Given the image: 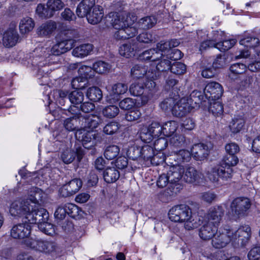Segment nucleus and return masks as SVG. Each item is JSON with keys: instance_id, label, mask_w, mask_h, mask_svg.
Masks as SVG:
<instances>
[{"instance_id": "f257e3e1", "label": "nucleus", "mask_w": 260, "mask_h": 260, "mask_svg": "<svg viewBox=\"0 0 260 260\" xmlns=\"http://www.w3.org/2000/svg\"><path fill=\"white\" fill-rule=\"evenodd\" d=\"M238 162L239 158L237 155L226 154L219 164L207 171V177L213 183H217L219 178L228 180L232 177L233 171L231 167L235 166Z\"/></svg>"}, {"instance_id": "f03ea898", "label": "nucleus", "mask_w": 260, "mask_h": 260, "mask_svg": "<svg viewBox=\"0 0 260 260\" xmlns=\"http://www.w3.org/2000/svg\"><path fill=\"white\" fill-rule=\"evenodd\" d=\"M169 218L174 222H184V228L187 230L197 228L200 224L199 218L192 216L189 207L181 204L173 207L169 212Z\"/></svg>"}, {"instance_id": "7ed1b4c3", "label": "nucleus", "mask_w": 260, "mask_h": 260, "mask_svg": "<svg viewBox=\"0 0 260 260\" xmlns=\"http://www.w3.org/2000/svg\"><path fill=\"white\" fill-rule=\"evenodd\" d=\"M31 189L32 193L29 198L21 201H15L12 203L10 212L12 216L24 217L23 220H26L27 215L29 214L31 207L35 206V202L42 200V190L37 187H32Z\"/></svg>"}, {"instance_id": "20e7f679", "label": "nucleus", "mask_w": 260, "mask_h": 260, "mask_svg": "<svg viewBox=\"0 0 260 260\" xmlns=\"http://www.w3.org/2000/svg\"><path fill=\"white\" fill-rule=\"evenodd\" d=\"M184 173V169L180 166H174L170 168L167 175L170 180V185L168 190L170 196H173L179 193L182 189V185L179 183Z\"/></svg>"}, {"instance_id": "39448f33", "label": "nucleus", "mask_w": 260, "mask_h": 260, "mask_svg": "<svg viewBox=\"0 0 260 260\" xmlns=\"http://www.w3.org/2000/svg\"><path fill=\"white\" fill-rule=\"evenodd\" d=\"M72 116L65 119L63 122V126L69 132L76 133L81 128L82 118L81 113L75 106H69L67 109Z\"/></svg>"}, {"instance_id": "423d86ee", "label": "nucleus", "mask_w": 260, "mask_h": 260, "mask_svg": "<svg viewBox=\"0 0 260 260\" xmlns=\"http://www.w3.org/2000/svg\"><path fill=\"white\" fill-rule=\"evenodd\" d=\"M39 201H36L35 206L31 207L25 222H28L29 224H38L39 225L48 220L49 213L45 209L40 207Z\"/></svg>"}, {"instance_id": "0eeeda50", "label": "nucleus", "mask_w": 260, "mask_h": 260, "mask_svg": "<svg viewBox=\"0 0 260 260\" xmlns=\"http://www.w3.org/2000/svg\"><path fill=\"white\" fill-rule=\"evenodd\" d=\"M251 206V202L249 199L246 197L237 198L231 205L232 213L236 218L244 216Z\"/></svg>"}, {"instance_id": "6e6552de", "label": "nucleus", "mask_w": 260, "mask_h": 260, "mask_svg": "<svg viewBox=\"0 0 260 260\" xmlns=\"http://www.w3.org/2000/svg\"><path fill=\"white\" fill-rule=\"evenodd\" d=\"M77 140L82 143L83 146L90 149L96 144V140L99 138L98 134L93 131H88L84 128L75 133Z\"/></svg>"}, {"instance_id": "1a4fd4ad", "label": "nucleus", "mask_w": 260, "mask_h": 260, "mask_svg": "<svg viewBox=\"0 0 260 260\" xmlns=\"http://www.w3.org/2000/svg\"><path fill=\"white\" fill-rule=\"evenodd\" d=\"M251 237V228L248 225L241 226L236 231H233L232 241L242 247L246 246Z\"/></svg>"}, {"instance_id": "9d476101", "label": "nucleus", "mask_w": 260, "mask_h": 260, "mask_svg": "<svg viewBox=\"0 0 260 260\" xmlns=\"http://www.w3.org/2000/svg\"><path fill=\"white\" fill-rule=\"evenodd\" d=\"M106 25L112 26L115 29L125 27L128 25V18L127 16L121 15L117 12H111L106 17Z\"/></svg>"}, {"instance_id": "9b49d317", "label": "nucleus", "mask_w": 260, "mask_h": 260, "mask_svg": "<svg viewBox=\"0 0 260 260\" xmlns=\"http://www.w3.org/2000/svg\"><path fill=\"white\" fill-rule=\"evenodd\" d=\"M212 240V244L216 248H221L225 247L231 241L233 231L230 229H224L222 233H216Z\"/></svg>"}, {"instance_id": "f8f14e48", "label": "nucleus", "mask_w": 260, "mask_h": 260, "mask_svg": "<svg viewBox=\"0 0 260 260\" xmlns=\"http://www.w3.org/2000/svg\"><path fill=\"white\" fill-rule=\"evenodd\" d=\"M23 223L14 225L11 230V236L14 239H22L27 238L30 234L31 226L24 220Z\"/></svg>"}, {"instance_id": "ddd939ff", "label": "nucleus", "mask_w": 260, "mask_h": 260, "mask_svg": "<svg viewBox=\"0 0 260 260\" xmlns=\"http://www.w3.org/2000/svg\"><path fill=\"white\" fill-rule=\"evenodd\" d=\"M224 214V210L221 206L216 205L210 207L207 213L208 222L218 227Z\"/></svg>"}, {"instance_id": "4468645a", "label": "nucleus", "mask_w": 260, "mask_h": 260, "mask_svg": "<svg viewBox=\"0 0 260 260\" xmlns=\"http://www.w3.org/2000/svg\"><path fill=\"white\" fill-rule=\"evenodd\" d=\"M82 185V182L80 179H74L60 188V194L63 197L71 196L78 192Z\"/></svg>"}, {"instance_id": "2eb2a0df", "label": "nucleus", "mask_w": 260, "mask_h": 260, "mask_svg": "<svg viewBox=\"0 0 260 260\" xmlns=\"http://www.w3.org/2000/svg\"><path fill=\"white\" fill-rule=\"evenodd\" d=\"M221 85L215 82L209 83L204 89V94L207 99L211 100L219 99L223 93Z\"/></svg>"}, {"instance_id": "dca6fc26", "label": "nucleus", "mask_w": 260, "mask_h": 260, "mask_svg": "<svg viewBox=\"0 0 260 260\" xmlns=\"http://www.w3.org/2000/svg\"><path fill=\"white\" fill-rule=\"evenodd\" d=\"M186 98L176 101L172 108V114L177 117H181L191 111V106Z\"/></svg>"}, {"instance_id": "f3484780", "label": "nucleus", "mask_w": 260, "mask_h": 260, "mask_svg": "<svg viewBox=\"0 0 260 260\" xmlns=\"http://www.w3.org/2000/svg\"><path fill=\"white\" fill-rule=\"evenodd\" d=\"M212 148V144L198 143L194 144L191 148V154L197 160H202L207 158L209 150Z\"/></svg>"}, {"instance_id": "a211bd4d", "label": "nucleus", "mask_w": 260, "mask_h": 260, "mask_svg": "<svg viewBox=\"0 0 260 260\" xmlns=\"http://www.w3.org/2000/svg\"><path fill=\"white\" fill-rule=\"evenodd\" d=\"M163 128L158 122H152L149 126L146 133L141 134V138L146 142H149L154 138L159 137L162 134Z\"/></svg>"}, {"instance_id": "6ab92c4d", "label": "nucleus", "mask_w": 260, "mask_h": 260, "mask_svg": "<svg viewBox=\"0 0 260 260\" xmlns=\"http://www.w3.org/2000/svg\"><path fill=\"white\" fill-rule=\"evenodd\" d=\"M139 50V43L133 41L122 45L119 48V52L121 56L129 58L134 56Z\"/></svg>"}, {"instance_id": "aec40b11", "label": "nucleus", "mask_w": 260, "mask_h": 260, "mask_svg": "<svg viewBox=\"0 0 260 260\" xmlns=\"http://www.w3.org/2000/svg\"><path fill=\"white\" fill-rule=\"evenodd\" d=\"M217 226L207 222L200 228L199 236L204 240H210L217 233Z\"/></svg>"}, {"instance_id": "412c9836", "label": "nucleus", "mask_w": 260, "mask_h": 260, "mask_svg": "<svg viewBox=\"0 0 260 260\" xmlns=\"http://www.w3.org/2000/svg\"><path fill=\"white\" fill-rule=\"evenodd\" d=\"M19 39V35L14 28H11L3 35V42L5 46L12 47L16 45Z\"/></svg>"}, {"instance_id": "4be33fe9", "label": "nucleus", "mask_w": 260, "mask_h": 260, "mask_svg": "<svg viewBox=\"0 0 260 260\" xmlns=\"http://www.w3.org/2000/svg\"><path fill=\"white\" fill-rule=\"evenodd\" d=\"M94 6L95 0H82L77 8V15L81 18L86 17Z\"/></svg>"}, {"instance_id": "5701e85b", "label": "nucleus", "mask_w": 260, "mask_h": 260, "mask_svg": "<svg viewBox=\"0 0 260 260\" xmlns=\"http://www.w3.org/2000/svg\"><path fill=\"white\" fill-rule=\"evenodd\" d=\"M82 118L83 119L82 121L81 128H95L101 122V119L96 115H83L82 114Z\"/></svg>"}, {"instance_id": "b1692460", "label": "nucleus", "mask_w": 260, "mask_h": 260, "mask_svg": "<svg viewBox=\"0 0 260 260\" xmlns=\"http://www.w3.org/2000/svg\"><path fill=\"white\" fill-rule=\"evenodd\" d=\"M73 32V31L71 30H67L66 32V35H68L69 38L66 40L57 41L56 43L62 54L71 50L73 47L74 40L73 38H74V37L71 36ZM74 32H75V31H74Z\"/></svg>"}, {"instance_id": "393cba45", "label": "nucleus", "mask_w": 260, "mask_h": 260, "mask_svg": "<svg viewBox=\"0 0 260 260\" xmlns=\"http://www.w3.org/2000/svg\"><path fill=\"white\" fill-rule=\"evenodd\" d=\"M184 172L183 178L186 182L188 183L198 182L202 176V173L192 167H187Z\"/></svg>"}, {"instance_id": "a878e982", "label": "nucleus", "mask_w": 260, "mask_h": 260, "mask_svg": "<svg viewBox=\"0 0 260 260\" xmlns=\"http://www.w3.org/2000/svg\"><path fill=\"white\" fill-rule=\"evenodd\" d=\"M56 28V23L52 21L42 24L37 29V34L41 37L49 36Z\"/></svg>"}, {"instance_id": "bb28decb", "label": "nucleus", "mask_w": 260, "mask_h": 260, "mask_svg": "<svg viewBox=\"0 0 260 260\" xmlns=\"http://www.w3.org/2000/svg\"><path fill=\"white\" fill-rule=\"evenodd\" d=\"M104 16L102 9H100L99 6H95L92 11L88 14L86 16L89 23L92 24H95L100 22Z\"/></svg>"}, {"instance_id": "cd10ccee", "label": "nucleus", "mask_w": 260, "mask_h": 260, "mask_svg": "<svg viewBox=\"0 0 260 260\" xmlns=\"http://www.w3.org/2000/svg\"><path fill=\"white\" fill-rule=\"evenodd\" d=\"M57 248V244L54 242L39 239L37 250L45 253H51L55 251Z\"/></svg>"}, {"instance_id": "c85d7f7f", "label": "nucleus", "mask_w": 260, "mask_h": 260, "mask_svg": "<svg viewBox=\"0 0 260 260\" xmlns=\"http://www.w3.org/2000/svg\"><path fill=\"white\" fill-rule=\"evenodd\" d=\"M93 49L91 44H84L74 48L72 51L74 56L78 57H84L90 54Z\"/></svg>"}, {"instance_id": "c756f323", "label": "nucleus", "mask_w": 260, "mask_h": 260, "mask_svg": "<svg viewBox=\"0 0 260 260\" xmlns=\"http://www.w3.org/2000/svg\"><path fill=\"white\" fill-rule=\"evenodd\" d=\"M119 177V172L114 167L107 168L103 173L104 180L108 183L115 182Z\"/></svg>"}, {"instance_id": "7c9ffc66", "label": "nucleus", "mask_w": 260, "mask_h": 260, "mask_svg": "<svg viewBox=\"0 0 260 260\" xmlns=\"http://www.w3.org/2000/svg\"><path fill=\"white\" fill-rule=\"evenodd\" d=\"M179 95H175L173 97H169L164 99L159 104V107L162 111L166 113L172 111L176 101L178 100Z\"/></svg>"}, {"instance_id": "2f4dec72", "label": "nucleus", "mask_w": 260, "mask_h": 260, "mask_svg": "<svg viewBox=\"0 0 260 260\" xmlns=\"http://www.w3.org/2000/svg\"><path fill=\"white\" fill-rule=\"evenodd\" d=\"M148 67L142 64H136L131 69V75L135 79L143 78L147 74Z\"/></svg>"}, {"instance_id": "473e14b6", "label": "nucleus", "mask_w": 260, "mask_h": 260, "mask_svg": "<svg viewBox=\"0 0 260 260\" xmlns=\"http://www.w3.org/2000/svg\"><path fill=\"white\" fill-rule=\"evenodd\" d=\"M34 26L35 22L31 18H23L19 23L20 31L22 34H26L30 31Z\"/></svg>"}, {"instance_id": "72a5a7b5", "label": "nucleus", "mask_w": 260, "mask_h": 260, "mask_svg": "<svg viewBox=\"0 0 260 260\" xmlns=\"http://www.w3.org/2000/svg\"><path fill=\"white\" fill-rule=\"evenodd\" d=\"M69 102L73 106L80 105L84 99V93L80 90H75L69 93L68 96Z\"/></svg>"}, {"instance_id": "f704fd0d", "label": "nucleus", "mask_w": 260, "mask_h": 260, "mask_svg": "<svg viewBox=\"0 0 260 260\" xmlns=\"http://www.w3.org/2000/svg\"><path fill=\"white\" fill-rule=\"evenodd\" d=\"M157 22L154 16H147L141 18L138 22L139 26L143 29H148L152 27Z\"/></svg>"}, {"instance_id": "c9c22d12", "label": "nucleus", "mask_w": 260, "mask_h": 260, "mask_svg": "<svg viewBox=\"0 0 260 260\" xmlns=\"http://www.w3.org/2000/svg\"><path fill=\"white\" fill-rule=\"evenodd\" d=\"M86 95L87 98L93 102H99L103 98L102 90L98 87H91L88 89Z\"/></svg>"}, {"instance_id": "e433bc0d", "label": "nucleus", "mask_w": 260, "mask_h": 260, "mask_svg": "<svg viewBox=\"0 0 260 260\" xmlns=\"http://www.w3.org/2000/svg\"><path fill=\"white\" fill-rule=\"evenodd\" d=\"M162 134L166 137H171L176 132L177 124L175 121H170L166 122L163 126Z\"/></svg>"}, {"instance_id": "4c0bfd02", "label": "nucleus", "mask_w": 260, "mask_h": 260, "mask_svg": "<svg viewBox=\"0 0 260 260\" xmlns=\"http://www.w3.org/2000/svg\"><path fill=\"white\" fill-rule=\"evenodd\" d=\"M191 153L186 150L182 149L174 153V159L177 162L181 163L183 162H188L191 159Z\"/></svg>"}, {"instance_id": "58836bf2", "label": "nucleus", "mask_w": 260, "mask_h": 260, "mask_svg": "<svg viewBox=\"0 0 260 260\" xmlns=\"http://www.w3.org/2000/svg\"><path fill=\"white\" fill-rule=\"evenodd\" d=\"M120 148L118 146L113 145L107 147L104 151V156L108 160L115 158L119 154Z\"/></svg>"}, {"instance_id": "ea45409f", "label": "nucleus", "mask_w": 260, "mask_h": 260, "mask_svg": "<svg viewBox=\"0 0 260 260\" xmlns=\"http://www.w3.org/2000/svg\"><path fill=\"white\" fill-rule=\"evenodd\" d=\"M47 6L53 16L55 11H59L64 7V4L61 0H49Z\"/></svg>"}, {"instance_id": "a19ab883", "label": "nucleus", "mask_w": 260, "mask_h": 260, "mask_svg": "<svg viewBox=\"0 0 260 260\" xmlns=\"http://www.w3.org/2000/svg\"><path fill=\"white\" fill-rule=\"evenodd\" d=\"M244 120L241 118L233 119L229 125L231 131L233 133H239L244 125Z\"/></svg>"}, {"instance_id": "79ce46f5", "label": "nucleus", "mask_w": 260, "mask_h": 260, "mask_svg": "<svg viewBox=\"0 0 260 260\" xmlns=\"http://www.w3.org/2000/svg\"><path fill=\"white\" fill-rule=\"evenodd\" d=\"M110 65L103 61H98L93 64V69L99 74H104L110 69Z\"/></svg>"}, {"instance_id": "37998d69", "label": "nucleus", "mask_w": 260, "mask_h": 260, "mask_svg": "<svg viewBox=\"0 0 260 260\" xmlns=\"http://www.w3.org/2000/svg\"><path fill=\"white\" fill-rule=\"evenodd\" d=\"M120 128L119 124L115 121L108 122L103 127V132L106 135H112L118 132Z\"/></svg>"}, {"instance_id": "c03bdc74", "label": "nucleus", "mask_w": 260, "mask_h": 260, "mask_svg": "<svg viewBox=\"0 0 260 260\" xmlns=\"http://www.w3.org/2000/svg\"><path fill=\"white\" fill-rule=\"evenodd\" d=\"M119 110L117 106L109 105L105 107L103 111V114L105 117L112 118L115 117L119 113Z\"/></svg>"}, {"instance_id": "a18cd8bd", "label": "nucleus", "mask_w": 260, "mask_h": 260, "mask_svg": "<svg viewBox=\"0 0 260 260\" xmlns=\"http://www.w3.org/2000/svg\"><path fill=\"white\" fill-rule=\"evenodd\" d=\"M44 52V56L45 58L51 57V59H52V57L55 56H59L62 54L57 43L51 48H46Z\"/></svg>"}, {"instance_id": "49530a36", "label": "nucleus", "mask_w": 260, "mask_h": 260, "mask_svg": "<svg viewBox=\"0 0 260 260\" xmlns=\"http://www.w3.org/2000/svg\"><path fill=\"white\" fill-rule=\"evenodd\" d=\"M127 89V85L123 83H117L113 85L112 87V93L117 98L120 95L126 93Z\"/></svg>"}, {"instance_id": "de8ad7c7", "label": "nucleus", "mask_w": 260, "mask_h": 260, "mask_svg": "<svg viewBox=\"0 0 260 260\" xmlns=\"http://www.w3.org/2000/svg\"><path fill=\"white\" fill-rule=\"evenodd\" d=\"M144 91V86L143 84L135 82L132 83L129 86V91L131 94L134 96H139L142 95Z\"/></svg>"}, {"instance_id": "09e8293b", "label": "nucleus", "mask_w": 260, "mask_h": 260, "mask_svg": "<svg viewBox=\"0 0 260 260\" xmlns=\"http://www.w3.org/2000/svg\"><path fill=\"white\" fill-rule=\"evenodd\" d=\"M65 207H66L67 214L71 217L76 218L78 217L81 210L76 205L72 203L65 204Z\"/></svg>"}, {"instance_id": "8fccbe9b", "label": "nucleus", "mask_w": 260, "mask_h": 260, "mask_svg": "<svg viewBox=\"0 0 260 260\" xmlns=\"http://www.w3.org/2000/svg\"><path fill=\"white\" fill-rule=\"evenodd\" d=\"M141 157L144 160H150L154 155V148L148 145H145L141 147Z\"/></svg>"}, {"instance_id": "3c124183", "label": "nucleus", "mask_w": 260, "mask_h": 260, "mask_svg": "<svg viewBox=\"0 0 260 260\" xmlns=\"http://www.w3.org/2000/svg\"><path fill=\"white\" fill-rule=\"evenodd\" d=\"M209 111L214 116H220L223 112V106L219 102H214L209 107Z\"/></svg>"}, {"instance_id": "603ef678", "label": "nucleus", "mask_w": 260, "mask_h": 260, "mask_svg": "<svg viewBox=\"0 0 260 260\" xmlns=\"http://www.w3.org/2000/svg\"><path fill=\"white\" fill-rule=\"evenodd\" d=\"M171 66V61L169 58H166V55L164 54L157 63L156 69L159 72H165L170 70Z\"/></svg>"}, {"instance_id": "864d4df0", "label": "nucleus", "mask_w": 260, "mask_h": 260, "mask_svg": "<svg viewBox=\"0 0 260 260\" xmlns=\"http://www.w3.org/2000/svg\"><path fill=\"white\" fill-rule=\"evenodd\" d=\"M171 72L176 75H182L185 73L186 67L185 64L180 62H175L171 66Z\"/></svg>"}, {"instance_id": "5fc2aeb1", "label": "nucleus", "mask_w": 260, "mask_h": 260, "mask_svg": "<svg viewBox=\"0 0 260 260\" xmlns=\"http://www.w3.org/2000/svg\"><path fill=\"white\" fill-rule=\"evenodd\" d=\"M170 143L177 147L184 146L185 143V137L181 135H173L170 139Z\"/></svg>"}, {"instance_id": "6e6d98bb", "label": "nucleus", "mask_w": 260, "mask_h": 260, "mask_svg": "<svg viewBox=\"0 0 260 260\" xmlns=\"http://www.w3.org/2000/svg\"><path fill=\"white\" fill-rule=\"evenodd\" d=\"M236 41L235 39L225 40L216 43V48L221 51H225L231 48L235 44Z\"/></svg>"}, {"instance_id": "4d7b16f0", "label": "nucleus", "mask_w": 260, "mask_h": 260, "mask_svg": "<svg viewBox=\"0 0 260 260\" xmlns=\"http://www.w3.org/2000/svg\"><path fill=\"white\" fill-rule=\"evenodd\" d=\"M136 100L130 98H126L119 102V106L123 110H129L136 105Z\"/></svg>"}, {"instance_id": "13d9d810", "label": "nucleus", "mask_w": 260, "mask_h": 260, "mask_svg": "<svg viewBox=\"0 0 260 260\" xmlns=\"http://www.w3.org/2000/svg\"><path fill=\"white\" fill-rule=\"evenodd\" d=\"M38 228L41 231L48 235H52L55 233L54 225L47 221L39 224Z\"/></svg>"}, {"instance_id": "bf43d9fd", "label": "nucleus", "mask_w": 260, "mask_h": 260, "mask_svg": "<svg viewBox=\"0 0 260 260\" xmlns=\"http://www.w3.org/2000/svg\"><path fill=\"white\" fill-rule=\"evenodd\" d=\"M259 43V39L257 38L247 37L241 39L240 44L247 47L253 48L256 47Z\"/></svg>"}, {"instance_id": "052dcab7", "label": "nucleus", "mask_w": 260, "mask_h": 260, "mask_svg": "<svg viewBox=\"0 0 260 260\" xmlns=\"http://www.w3.org/2000/svg\"><path fill=\"white\" fill-rule=\"evenodd\" d=\"M257 79L251 76H246L244 79L242 81V85L244 88H255L258 85L256 83Z\"/></svg>"}, {"instance_id": "680f3d73", "label": "nucleus", "mask_w": 260, "mask_h": 260, "mask_svg": "<svg viewBox=\"0 0 260 260\" xmlns=\"http://www.w3.org/2000/svg\"><path fill=\"white\" fill-rule=\"evenodd\" d=\"M76 156L75 152L71 150H66L61 154L62 161L67 164H70L73 161Z\"/></svg>"}, {"instance_id": "e2e57ef3", "label": "nucleus", "mask_w": 260, "mask_h": 260, "mask_svg": "<svg viewBox=\"0 0 260 260\" xmlns=\"http://www.w3.org/2000/svg\"><path fill=\"white\" fill-rule=\"evenodd\" d=\"M141 147L132 146L128 148L127 151V156L133 160L137 159L141 157Z\"/></svg>"}, {"instance_id": "0e129e2a", "label": "nucleus", "mask_w": 260, "mask_h": 260, "mask_svg": "<svg viewBox=\"0 0 260 260\" xmlns=\"http://www.w3.org/2000/svg\"><path fill=\"white\" fill-rule=\"evenodd\" d=\"M168 146V141L164 137L157 139L154 143V149L157 151L164 150Z\"/></svg>"}, {"instance_id": "69168bd1", "label": "nucleus", "mask_w": 260, "mask_h": 260, "mask_svg": "<svg viewBox=\"0 0 260 260\" xmlns=\"http://www.w3.org/2000/svg\"><path fill=\"white\" fill-rule=\"evenodd\" d=\"M216 74V70L213 66L207 65L203 67L202 75L204 78H210L213 77Z\"/></svg>"}, {"instance_id": "338daca9", "label": "nucleus", "mask_w": 260, "mask_h": 260, "mask_svg": "<svg viewBox=\"0 0 260 260\" xmlns=\"http://www.w3.org/2000/svg\"><path fill=\"white\" fill-rule=\"evenodd\" d=\"M65 207V204L59 206L56 209L54 213L55 218L59 221L63 220L67 214V211Z\"/></svg>"}, {"instance_id": "774afa93", "label": "nucleus", "mask_w": 260, "mask_h": 260, "mask_svg": "<svg viewBox=\"0 0 260 260\" xmlns=\"http://www.w3.org/2000/svg\"><path fill=\"white\" fill-rule=\"evenodd\" d=\"M249 260H260V246L253 247L248 253Z\"/></svg>"}]
</instances>
